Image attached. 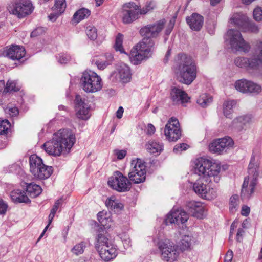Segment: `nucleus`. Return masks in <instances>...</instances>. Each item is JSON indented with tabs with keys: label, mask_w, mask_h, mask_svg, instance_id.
Returning <instances> with one entry per match:
<instances>
[{
	"label": "nucleus",
	"mask_w": 262,
	"mask_h": 262,
	"mask_svg": "<svg viewBox=\"0 0 262 262\" xmlns=\"http://www.w3.org/2000/svg\"><path fill=\"white\" fill-rule=\"evenodd\" d=\"M75 142V134L70 129H63L54 133L52 139L42 146L49 155L56 157L69 152Z\"/></svg>",
	"instance_id": "1"
},
{
	"label": "nucleus",
	"mask_w": 262,
	"mask_h": 262,
	"mask_svg": "<svg viewBox=\"0 0 262 262\" xmlns=\"http://www.w3.org/2000/svg\"><path fill=\"white\" fill-rule=\"evenodd\" d=\"M174 72L177 80L189 85L196 77L197 67L194 60L185 54H179L174 59Z\"/></svg>",
	"instance_id": "2"
},
{
	"label": "nucleus",
	"mask_w": 262,
	"mask_h": 262,
	"mask_svg": "<svg viewBox=\"0 0 262 262\" xmlns=\"http://www.w3.org/2000/svg\"><path fill=\"white\" fill-rule=\"evenodd\" d=\"M234 63L247 71L259 69L262 72V41L255 42L254 53L251 57H237L234 59Z\"/></svg>",
	"instance_id": "3"
},
{
	"label": "nucleus",
	"mask_w": 262,
	"mask_h": 262,
	"mask_svg": "<svg viewBox=\"0 0 262 262\" xmlns=\"http://www.w3.org/2000/svg\"><path fill=\"white\" fill-rule=\"evenodd\" d=\"M221 167L217 163H212L209 160L200 158L195 161L194 171L200 178H206V182H210L208 178L213 177L214 181L217 182L220 178L218 175L220 172Z\"/></svg>",
	"instance_id": "4"
},
{
	"label": "nucleus",
	"mask_w": 262,
	"mask_h": 262,
	"mask_svg": "<svg viewBox=\"0 0 262 262\" xmlns=\"http://www.w3.org/2000/svg\"><path fill=\"white\" fill-rule=\"evenodd\" d=\"M254 157H252L248 167L249 176L244 179L241 193L242 199H249L254 192L258 177V167L253 163Z\"/></svg>",
	"instance_id": "5"
},
{
	"label": "nucleus",
	"mask_w": 262,
	"mask_h": 262,
	"mask_svg": "<svg viewBox=\"0 0 262 262\" xmlns=\"http://www.w3.org/2000/svg\"><path fill=\"white\" fill-rule=\"evenodd\" d=\"M81 83L83 90L88 93H95L102 88L101 77L91 71L83 73L81 78Z\"/></svg>",
	"instance_id": "6"
},
{
	"label": "nucleus",
	"mask_w": 262,
	"mask_h": 262,
	"mask_svg": "<svg viewBox=\"0 0 262 262\" xmlns=\"http://www.w3.org/2000/svg\"><path fill=\"white\" fill-rule=\"evenodd\" d=\"M131 168L128 173V180L130 183L139 184L145 182L146 177V169L145 163L140 159L132 161Z\"/></svg>",
	"instance_id": "7"
},
{
	"label": "nucleus",
	"mask_w": 262,
	"mask_h": 262,
	"mask_svg": "<svg viewBox=\"0 0 262 262\" xmlns=\"http://www.w3.org/2000/svg\"><path fill=\"white\" fill-rule=\"evenodd\" d=\"M229 37L230 47L233 52H249L250 49V45L243 39L241 33L238 30L230 29L227 33Z\"/></svg>",
	"instance_id": "8"
},
{
	"label": "nucleus",
	"mask_w": 262,
	"mask_h": 262,
	"mask_svg": "<svg viewBox=\"0 0 262 262\" xmlns=\"http://www.w3.org/2000/svg\"><path fill=\"white\" fill-rule=\"evenodd\" d=\"M34 8L30 0H14L9 5L8 10L19 18H21L30 14Z\"/></svg>",
	"instance_id": "9"
},
{
	"label": "nucleus",
	"mask_w": 262,
	"mask_h": 262,
	"mask_svg": "<svg viewBox=\"0 0 262 262\" xmlns=\"http://www.w3.org/2000/svg\"><path fill=\"white\" fill-rule=\"evenodd\" d=\"M107 183L112 189L121 192L128 191L132 187V184L127 178L119 171L114 173Z\"/></svg>",
	"instance_id": "10"
},
{
	"label": "nucleus",
	"mask_w": 262,
	"mask_h": 262,
	"mask_svg": "<svg viewBox=\"0 0 262 262\" xmlns=\"http://www.w3.org/2000/svg\"><path fill=\"white\" fill-rule=\"evenodd\" d=\"M162 258L166 261L176 260L179 255V252L173 243L169 239L160 241L158 244Z\"/></svg>",
	"instance_id": "11"
},
{
	"label": "nucleus",
	"mask_w": 262,
	"mask_h": 262,
	"mask_svg": "<svg viewBox=\"0 0 262 262\" xmlns=\"http://www.w3.org/2000/svg\"><path fill=\"white\" fill-rule=\"evenodd\" d=\"M206 178H200L194 183L193 189L195 192L202 199L208 200L213 199L217 196L216 190L204 184L203 181H206Z\"/></svg>",
	"instance_id": "12"
},
{
	"label": "nucleus",
	"mask_w": 262,
	"mask_h": 262,
	"mask_svg": "<svg viewBox=\"0 0 262 262\" xmlns=\"http://www.w3.org/2000/svg\"><path fill=\"white\" fill-rule=\"evenodd\" d=\"M166 21L162 19L153 24L143 26L140 30V34L143 37L151 39L157 37L163 29Z\"/></svg>",
	"instance_id": "13"
},
{
	"label": "nucleus",
	"mask_w": 262,
	"mask_h": 262,
	"mask_svg": "<svg viewBox=\"0 0 262 262\" xmlns=\"http://www.w3.org/2000/svg\"><path fill=\"white\" fill-rule=\"evenodd\" d=\"M123 9L122 21L124 24L132 23L139 18V6L135 3H125Z\"/></svg>",
	"instance_id": "14"
},
{
	"label": "nucleus",
	"mask_w": 262,
	"mask_h": 262,
	"mask_svg": "<svg viewBox=\"0 0 262 262\" xmlns=\"http://www.w3.org/2000/svg\"><path fill=\"white\" fill-rule=\"evenodd\" d=\"M164 134L169 141H176L180 138L181 132L178 119H170L165 126Z\"/></svg>",
	"instance_id": "15"
},
{
	"label": "nucleus",
	"mask_w": 262,
	"mask_h": 262,
	"mask_svg": "<svg viewBox=\"0 0 262 262\" xmlns=\"http://www.w3.org/2000/svg\"><path fill=\"white\" fill-rule=\"evenodd\" d=\"M235 88L240 92L254 94H259L262 90L260 85L245 79L237 80L235 83Z\"/></svg>",
	"instance_id": "16"
},
{
	"label": "nucleus",
	"mask_w": 262,
	"mask_h": 262,
	"mask_svg": "<svg viewBox=\"0 0 262 262\" xmlns=\"http://www.w3.org/2000/svg\"><path fill=\"white\" fill-rule=\"evenodd\" d=\"M75 101L77 117L82 120L88 119L91 116L90 105L80 95L76 96Z\"/></svg>",
	"instance_id": "17"
},
{
	"label": "nucleus",
	"mask_w": 262,
	"mask_h": 262,
	"mask_svg": "<svg viewBox=\"0 0 262 262\" xmlns=\"http://www.w3.org/2000/svg\"><path fill=\"white\" fill-rule=\"evenodd\" d=\"M233 144L234 142L232 139L229 137H226L213 141L210 144L209 148L212 152L221 154L224 150L232 147Z\"/></svg>",
	"instance_id": "18"
},
{
	"label": "nucleus",
	"mask_w": 262,
	"mask_h": 262,
	"mask_svg": "<svg viewBox=\"0 0 262 262\" xmlns=\"http://www.w3.org/2000/svg\"><path fill=\"white\" fill-rule=\"evenodd\" d=\"M188 218V214L183 210L181 209H172L170 213L167 215L164 222L167 225L172 223L183 224L187 221Z\"/></svg>",
	"instance_id": "19"
},
{
	"label": "nucleus",
	"mask_w": 262,
	"mask_h": 262,
	"mask_svg": "<svg viewBox=\"0 0 262 262\" xmlns=\"http://www.w3.org/2000/svg\"><path fill=\"white\" fill-rule=\"evenodd\" d=\"M3 54L13 60H20L26 54L24 47L17 45H11L6 47Z\"/></svg>",
	"instance_id": "20"
},
{
	"label": "nucleus",
	"mask_w": 262,
	"mask_h": 262,
	"mask_svg": "<svg viewBox=\"0 0 262 262\" xmlns=\"http://www.w3.org/2000/svg\"><path fill=\"white\" fill-rule=\"evenodd\" d=\"M97 251L101 258L105 261H109L115 258L117 255V250L112 244L101 248Z\"/></svg>",
	"instance_id": "21"
},
{
	"label": "nucleus",
	"mask_w": 262,
	"mask_h": 262,
	"mask_svg": "<svg viewBox=\"0 0 262 262\" xmlns=\"http://www.w3.org/2000/svg\"><path fill=\"white\" fill-rule=\"evenodd\" d=\"M171 99L174 104H184L188 102L189 98L184 91L174 87L171 91Z\"/></svg>",
	"instance_id": "22"
},
{
	"label": "nucleus",
	"mask_w": 262,
	"mask_h": 262,
	"mask_svg": "<svg viewBox=\"0 0 262 262\" xmlns=\"http://www.w3.org/2000/svg\"><path fill=\"white\" fill-rule=\"evenodd\" d=\"M186 20L190 28L195 31H200L204 23L203 17L196 13H193L190 16L187 17Z\"/></svg>",
	"instance_id": "23"
},
{
	"label": "nucleus",
	"mask_w": 262,
	"mask_h": 262,
	"mask_svg": "<svg viewBox=\"0 0 262 262\" xmlns=\"http://www.w3.org/2000/svg\"><path fill=\"white\" fill-rule=\"evenodd\" d=\"M186 206L189 213L193 216L200 219L203 217L204 208L201 203L191 201L187 203Z\"/></svg>",
	"instance_id": "24"
},
{
	"label": "nucleus",
	"mask_w": 262,
	"mask_h": 262,
	"mask_svg": "<svg viewBox=\"0 0 262 262\" xmlns=\"http://www.w3.org/2000/svg\"><path fill=\"white\" fill-rule=\"evenodd\" d=\"M154 41L152 39L144 37L142 41L136 45V50L151 56L152 48L154 47Z\"/></svg>",
	"instance_id": "25"
},
{
	"label": "nucleus",
	"mask_w": 262,
	"mask_h": 262,
	"mask_svg": "<svg viewBox=\"0 0 262 262\" xmlns=\"http://www.w3.org/2000/svg\"><path fill=\"white\" fill-rule=\"evenodd\" d=\"M117 75L120 80L123 83L129 82L132 78L129 67L124 63H121L117 68Z\"/></svg>",
	"instance_id": "26"
},
{
	"label": "nucleus",
	"mask_w": 262,
	"mask_h": 262,
	"mask_svg": "<svg viewBox=\"0 0 262 262\" xmlns=\"http://www.w3.org/2000/svg\"><path fill=\"white\" fill-rule=\"evenodd\" d=\"M52 172V167L44 164L42 165L41 167H39L38 170L35 171L32 174L37 179L43 180L49 178Z\"/></svg>",
	"instance_id": "27"
},
{
	"label": "nucleus",
	"mask_w": 262,
	"mask_h": 262,
	"mask_svg": "<svg viewBox=\"0 0 262 262\" xmlns=\"http://www.w3.org/2000/svg\"><path fill=\"white\" fill-rule=\"evenodd\" d=\"M10 196L15 203H30L31 201L26 193L20 189H16L11 192Z\"/></svg>",
	"instance_id": "28"
},
{
	"label": "nucleus",
	"mask_w": 262,
	"mask_h": 262,
	"mask_svg": "<svg viewBox=\"0 0 262 262\" xmlns=\"http://www.w3.org/2000/svg\"><path fill=\"white\" fill-rule=\"evenodd\" d=\"M91 14V11L84 8L78 10L73 15L72 22L74 24H78L81 20L88 18Z\"/></svg>",
	"instance_id": "29"
},
{
	"label": "nucleus",
	"mask_w": 262,
	"mask_h": 262,
	"mask_svg": "<svg viewBox=\"0 0 262 262\" xmlns=\"http://www.w3.org/2000/svg\"><path fill=\"white\" fill-rule=\"evenodd\" d=\"M26 191L27 194L31 198L38 196L42 192L41 187L34 183H26Z\"/></svg>",
	"instance_id": "30"
},
{
	"label": "nucleus",
	"mask_w": 262,
	"mask_h": 262,
	"mask_svg": "<svg viewBox=\"0 0 262 262\" xmlns=\"http://www.w3.org/2000/svg\"><path fill=\"white\" fill-rule=\"evenodd\" d=\"M250 120L251 118L248 116H239L232 121V126L238 131H241Z\"/></svg>",
	"instance_id": "31"
},
{
	"label": "nucleus",
	"mask_w": 262,
	"mask_h": 262,
	"mask_svg": "<svg viewBox=\"0 0 262 262\" xmlns=\"http://www.w3.org/2000/svg\"><path fill=\"white\" fill-rule=\"evenodd\" d=\"M136 50V51H132L130 56L131 61L134 64H139L142 60L146 59L151 56L143 52L141 53L138 50Z\"/></svg>",
	"instance_id": "32"
},
{
	"label": "nucleus",
	"mask_w": 262,
	"mask_h": 262,
	"mask_svg": "<svg viewBox=\"0 0 262 262\" xmlns=\"http://www.w3.org/2000/svg\"><path fill=\"white\" fill-rule=\"evenodd\" d=\"M29 163L30 172L32 173L38 170V168L39 169V167H41L42 165H44L42 159L36 155H32L30 157Z\"/></svg>",
	"instance_id": "33"
},
{
	"label": "nucleus",
	"mask_w": 262,
	"mask_h": 262,
	"mask_svg": "<svg viewBox=\"0 0 262 262\" xmlns=\"http://www.w3.org/2000/svg\"><path fill=\"white\" fill-rule=\"evenodd\" d=\"M232 22L238 26L243 31L249 20L248 17L244 14H237L231 18Z\"/></svg>",
	"instance_id": "34"
},
{
	"label": "nucleus",
	"mask_w": 262,
	"mask_h": 262,
	"mask_svg": "<svg viewBox=\"0 0 262 262\" xmlns=\"http://www.w3.org/2000/svg\"><path fill=\"white\" fill-rule=\"evenodd\" d=\"M163 145L159 142L151 141L146 144L147 151L152 154H160L163 150Z\"/></svg>",
	"instance_id": "35"
},
{
	"label": "nucleus",
	"mask_w": 262,
	"mask_h": 262,
	"mask_svg": "<svg viewBox=\"0 0 262 262\" xmlns=\"http://www.w3.org/2000/svg\"><path fill=\"white\" fill-rule=\"evenodd\" d=\"M112 244L111 240L109 239L105 234L99 233L98 234L96 238L95 247L97 250L101 248L107 246V245H111Z\"/></svg>",
	"instance_id": "36"
},
{
	"label": "nucleus",
	"mask_w": 262,
	"mask_h": 262,
	"mask_svg": "<svg viewBox=\"0 0 262 262\" xmlns=\"http://www.w3.org/2000/svg\"><path fill=\"white\" fill-rule=\"evenodd\" d=\"M106 205L111 211L118 213L123 208V205L117 201L108 200L106 202Z\"/></svg>",
	"instance_id": "37"
},
{
	"label": "nucleus",
	"mask_w": 262,
	"mask_h": 262,
	"mask_svg": "<svg viewBox=\"0 0 262 262\" xmlns=\"http://www.w3.org/2000/svg\"><path fill=\"white\" fill-rule=\"evenodd\" d=\"M212 102L211 96L207 94H202L197 99V103L202 107H206Z\"/></svg>",
	"instance_id": "38"
},
{
	"label": "nucleus",
	"mask_w": 262,
	"mask_h": 262,
	"mask_svg": "<svg viewBox=\"0 0 262 262\" xmlns=\"http://www.w3.org/2000/svg\"><path fill=\"white\" fill-rule=\"evenodd\" d=\"M235 100L227 101L224 103L223 112L226 117L230 118V115L233 112V108L236 105Z\"/></svg>",
	"instance_id": "39"
},
{
	"label": "nucleus",
	"mask_w": 262,
	"mask_h": 262,
	"mask_svg": "<svg viewBox=\"0 0 262 262\" xmlns=\"http://www.w3.org/2000/svg\"><path fill=\"white\" fill-rule=\"evenodd\" d=\"M85 248V243L84 242H81L76 244L72 248L71 252L73 254L76 256H78L82 254L84 252Z\"/></svg>",
	"instance_id": "40"
},
{
	"label": "nucleus",
	"mask_w": 262,
	"mask_h": 262,
	"mask_svg": "<svg viewBox=\"0 0 262 262\" xmlns=\"http://www.w3.org/2000/svg\"><path fill=\"white\" fill-rule=\"evenodd\" d=\"M66 8V0H55L54 5L52 9L53 11H58V13H62Z\"/></svg>",
	"instance_id": "41"
},
{
	"label": "nucleus",
	"mask_w": 262,
	"mask_h": 262,
	"mask_svg": "<svg viewBox=\"0 0 262 262\" xmlns=\"http://www.w3.org/2000/svg\"><path fill=\"white\" fill-rule=\"evenodd\" d=\"M4 92L5 93L7 92H11L12 91L17 92L20 90V86L17 85L16 82L14 81H10L8 80L6 86H4Z\"/></svg>",
	"instance_id": "42"
},
{
	"label": "nucleus",
	"mask_w": 262,
	"mask_h": 262,
	"mask_svg": "<svg viewBox=\"0 0 262 262\" xmlns=\"http://www.w3.org/2000/svg\"><path fill=\"white\" fill-rule=\"evenodd\" d=\"M63 200L62 198H60L57 200L55 204L54 205L52 209L51 210V213L49 215V224H51L54 217L55 216V214L57 211L59 207L61 206L62 204Z\"/></svg>",
	"instance_id": "43"
},
{
	"label": "nucleus",
	"mask_w": 262,
	"mask_h": 262,
	"mask_svg": "<svg viewBox=\"0 0 262 262\" xmlns=\"http://www.w3.org/2000/svg\"><path fill=\"white\" fill-rule=\"evenodd\" d=\"M86 34L88 37L92 40H94L97 38V30L94 27L89 26L86 27Z\"/></svg>",
	"instance_id": "44"
},
{
	"label": "nucleus",
	"mask_w": 262,
	"mask_h": 262,
	"mask_svg": "<svg viewBox=\"0 0 262 262\" xmlns=\"http://www.w3.org/2000/svg\"><path fill=\"white\" fill-rule=\"evenodd\" d=\"M239 204V202L238 195L235 194L232 195L230 201V211L232 212H234L236 210Z\"/></svg>",
	"instance_id": "45"
},
{
	"label": "nucleus",
	"mask_w": 262,
	"mask_h": 262,
	"mask_svg": "<svg viewBox=\"0 0 262 262\" xmlns=\"http://www.w3.org/2000/svg\"><path fill=\"white\" fill-rule=\"evenodd\" d=\"M156 7V5L153 2H147L144 7L142 9L139 8V13L140 15H145L148 12L152 10Z\"/></svg>",
	"instance_id": "46"
},
{
	"label": "nucleus",
	"mask_w": 262,
	"mask_h": 262,
	"mask_svg": "<svg viewBox=\"0 0 262 262\" xmlns=\"http://www.w3.org/2000/svg\"><path fill=\"white\" fill-rule=\"evenodd\" d=\"M123 36L122 34L119 33L116 37L115 43L114 48L117 51H120L121 53L123 52L122 42Z\"/></svg>",
	"instance_id": "47"
},
{
	"label": "nucleus",
	"mask_w": 262,
	"mask_h": 262,
	"mask_svg": "<svg viewBox=\"0 0 262 262\" xmlns=\"http://www.w3.org/2000/svg\"><path fill=\"white\" fill-rule=\"evenodd\" d=\"M11 126L7 120L0 121V135L7 134Z\"/></svg>",
	"instance_id": "48"
},
{
	"label": "nucleus",
	"mask_w": 262,
	"mask_h": 262,
	"mask_svg": "<svg viewBox=\"0 0 262 262\" xmlns=\"http://www.w3.org/2000/svg\"><path fill=\"white\" fill-rule=\"evenodd\" d=\"M243 31H249L254 33H257L259 32L258 27L253 22L250 21L249 20L247 23V25Z\"/></svg>",
	"instance_id": "49"
},
{
	"label": "nucleus",
	"mask_w": 262,
	"mask_h": 262,
	"mask_svg": "<svg viewBox=\"0 0 262 262\" xmlns=\"http://www.w3.org/2000/svg\"><path fill=\"white\" fill-rule=\"evenodd\" d=\"M191 237L189 235H184L181 239V249L185 250L190 248L191 244Z\"/></svg>",
	"instance_id": "50"
},
{
	"label": "nucleus",
	"mask_w": 262,
	"mask_h": 262,
	"mask_svg": "<svg viewBox=\"0 0 262 262\" xmlns=\"http://www.w3.org/2000/svg\"><path fill=\"white\" fill-rule=\"evenodd\" d=\"M92 63H95L99 70H104L108 65L103 58L97 60L93 59Z\"/></svg>",
	"instance_id": "51"
},
{
	"label": "nucleus",
	"mask_w": 262,
	"mask_h": 262,
	"mask_svg": "<svg viewBox=\"0 0 262 262\" xmlns=\"http://www.w3.org/2000/svg\"><path fill=\"white\" fill-rule=\"evenodd\" d=\"M253 15L256 21H262V9L259 7L255 8L253 10Z\"/></svg>",
	"instance_id": "52"
},
{
	"label": "nucleus",
	"mask_w": 262,
	"mask_h": 262,
	"mask_svg": "<svg viewBox=\"0 0 262 262\" xmlns=\"http://www.w3.org/2000/svg\"><path fill=\"white\" fill-rule=\"evenodd\" d=\"M71 59L69 55L60 53L57 57L58 61L61 64H66L68 63Z\"/></svg>",
	"instance_id": "53"
},
{
	"label": "nucleus",
	"mask_w": 262,
	"mask_h": 262,
	"mask_svg": "<svg viewBox=\"0 0 262 262\" xmlns=\"http://www.w3.org/2000/svg\"><path fill=\"white\" fill-rule=\"evenodd\" d=\"M189 146L185 143H181L177 144L173 148V151L175 153H178L179 151H182L186 150Z\"/></svg>",
	"instance_id": "54"
},
{
	"label": "nucleus",
	"mask_w": 262,
	"mask_h": 262,
	"mask_svg": "<svg viewBox=\"0 0 262 262\" xmlns=\"http://www.w3.org/2000/svg\"><path fill=\"white\" fill-rule=\"evenodd\" d=\"M174 24L175 19L174 18L170 20L165 32V33L166 35H169L170 34L171 32L172 31L173 28Z\"/></svg>",
	"instance_id": "55"
},
{
	"label": "nucleus",
	"mask_w": 262,
	"mask_h": 262,
	"mask_svg": "<svg viewBox=\"0 0 262 262\" xmlns=\"http://www.w3.org/2000/svg\"><path fill=\"white\" fill-rule=\"evenodd\" d=\"M8 205L2 199H0V214H4L7 211Z\"/></svg>",
	"instance_id": "56"
},
{
	"label": "nucleus",
	"mask_w": 262,
	"mask_h": 262,
	"mask_svg": "<svg viewBox=\"0 0 262 262\" xmlns=\"http://www.w3.org/2000/svg\"><path fill=\"white\" fill-rule=\"evenodd\" d=\"M115 154L118 159H123L126 155V151L125 150H115Z\"/></svg>",
	"instance_id": "57"
},
{
	"label": "nucleus",
	"mask_w": 262,
	"mask_h": 262,
	"mask_svg": "<svg viewBox=\"0 0 262 262\" xmlns=\"http://www.w3.org/2000/svg\"><path fill=\"white\" fill-rule=\"evenodd\" d=\"M245 233V231L243 228H239L238 229L236 234V240L238 242H241L243 240V236Z\"/></svg>",
	"instance_id": "58"
},
{
	"label": "nucleus",
	"mask_w": 262,
	"mask_h": 262,
	"mask_svg": "<svg viewBox=\"0 0 262 262\" xmlns=\"http://www.w3.org/2000/svg\"><path fill=\"white\" fill-rule=\"evenodd\" d=\"M233 256V253L231 250H228L225 257V262H231Z\"/></svg>",
	"instance_id": "59"
},
{
	"label": "nucleus",
	"mask_w": 262,
	"mask_h": 262,
	"mask_svg": "<svg viewBox=\"0 0 262 262\" xmlns=\"http://www.w3.org/2000/svg\"><path fill=\"white\" fill-rule=\"evenodd\" d=\"M54 13L50 14L49 16V18L51 21H55L57 17L62 13H58V11H53Z\"/></svg>",
	"instance_id": "60"
},
{
	"label": "nucleus",
	"mask_w": 262,
	"mask_h": 262,
	"mask_svg": "<svg viewBox=\"0 0 262 262\" xmlns=\"http://www.w3.org/2000/svg\"><path fill=\"white\" fill-rule=\"evenodd\" d=\"M102 58L108 63V65L112 63L114 59L113 56L111 53H106L105 56H103Z\"/></svg>",
	"instance_id": "61"
},
{
	"label": "nucleus",
	"mask_w": 262,
	"mask_h": 262,
	"mask_svg": "<svg viewBox=\"0 0 262 262\" xmlns=\"http://www.w3.org/2000/svg\"><path fill=\"white\" fill-rule=\"evenodd\" d=\"M43 31V29L42 28H37L34 31L32 32L31 33V36L32 37H35L37 35H39L42 34Z\"/></svg>",
	"instance_id": "62"
},
{
	"label": "nucleus",
	"mask_w": 262,
	"mask_h": 262,
	"mask_svg": "<svg viewBox=\"0 0 262 262\" xmlns=\"http://www.w3.org/2000/svg\"><path fill=\"white\" fill-rule=\"evenodd\" d=\"M250 209L249 207L247 206H244L242 207L241 213L242 215L247 216L249 215L250 213Z\"/></svg>",
	"instance_id": "63"
},
{
	"label": "nucleus",
	"mask_w": 262,
	"mask_h": 262,
	"mask_svg": "<svg viewBox=\"0 0 262 262\" xmlns=\"http://www.w3.org/2000/svg\"><path fill=\"white\" fill-rule=\"evenodd\" d=\"M123 108L122 106H120L118 109L117 111L116 112V117L119 119L121 118L123 115Z\"/></svg>",
	"instance_id": "64"
}]
</instances>
